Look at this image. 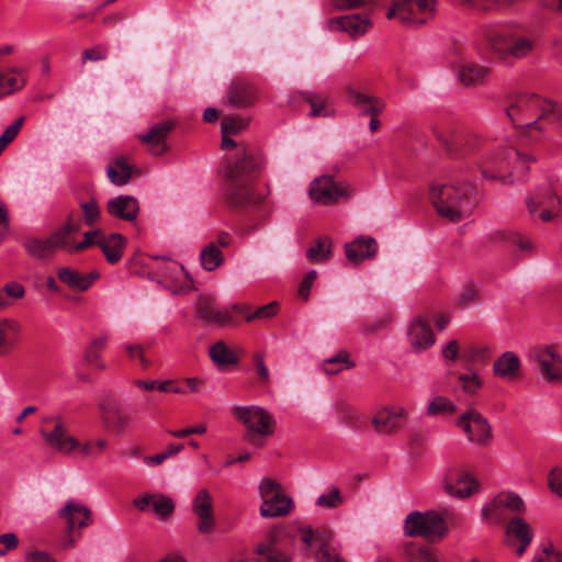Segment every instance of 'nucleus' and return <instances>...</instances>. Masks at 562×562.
Instances as JSON below:
<instances>
[{
  "mask_svg": "<svg viewBox=\"0 0 562 562\" xmlns=\"http://www.w3.org/2000/svg\"><path fill=\"white\" fill-rule=\"evenodd\" d=\"M263 159L260 154L246 145L238 147L234 156L227 157L224 176L227 181L226 200L234 209L258 205L262 198L254 189Z\"/></svg>",
  "mask_w": 562,
  "mask_h": 562,
  "instance_id": "obj_1",
  "label": "nucleus"
},
{
  "mask_svg": "<svg viewBox=\"0 0 562 562\" xmlns=\"http://www.w3.org/2000/svg\"><path fill=\"white\" fill-rule=\"evenodd\" d=\"M505 112L517 130L541 131L544 124L562 122V105L558 106L536 93L518 92L509 95Z\"/></svg>",
  "mask_w": 562,
  "mask_h": 562,
  "instance_id": "obj_2",
  "label": "nucleus"
},
{
  "mask_svg": "<svg viewBox=\"0 0 562 562\" xmlns=\"http://www.w3.org/2000/svg\"><path fill=\"white\" fill-rule=\"evenodd\" d=\"M530 161H535V158L521 154L515 147L498 146L487 150L480 162V168L485 179L509 184L526 177Z\"/></svg>",
  "mask_w": 562,
  "mask_h": 562,
  "instance_id": "obj_3",
  "label": "nucleus"
},
{
  "mask_svg": "<svg viewBox=\"0 0 562 562\" xmlns=\"http://www.w3.org/2000/svg\"><path fill=\"white\" fill-rule=\"evenodd\" d=\"M430 199L440 216L460 222L474 209V187L470 183L432 186Z\"/></svg>",
  "mask_w": 562,
  "mask_h": 562,
  "instance_id": "obj_4",
  "label": "nucleus"
},
{
  "mask_svg": "<svg viewBox=\"0 0 562 562\" xmlns=\"http://www.w3.org/2000/svg\"><path fill=\"white\" fill-rule=\"evenodd\" d=\"M486 42L501 59H516L528 56L536 47L533 36L521 35L506 30L490 29L485 33Z\"/></svg>",
  "mask_w": 562,
  "mask_h": 562,
  "instance_id": "obj_5",
  "label": "nucleus"
},
{
  "mask_svg": "<svg viewBox=\"0 0 562 562\" xmlns=\"http://www.w3.org/2000/svg\"><path fill=\"white\" fill-rule=\"evenodd\" d=\"M234 417L247 428L246 440L257 447L263 445V437L274 432L272 415L260 406H238L233 411Z\"/></svg>",
  "mask_w": 562,
  "mask_h": 562,
  "instance_id": "obj_6",
  "label": "nucleus"
},
{
  "mask_svg": "<svg viewBox=\"0 0 562 562\" xmlns=\"http://www.w3.org/2000/svg\"><path fill=\"white\" fill-rule=\"evenodd\" d=\"M294 535L284 525L272 527L265 539L255 549L261 562H291L290 549L294 542Z\"/></svg>",
  "mask_w": 562,
  "mask_h": 562,
  "instance_id": "obj_7",
  "label": "nucleus"
},
{
  "mask_svg": "<svg viewBox=\"0 0 562 562\" xmlns=\"http://www.w3.org/2000/svg\"><path fill=\"white\" fill-rule=\"evenodd\" d=\"M436 8V0H396L389 9L386 16L395 18L403 24L419 27L435 18Z\"/></svg>",
  "mask_w": 562,
  "mask_h": 562,
  "instance_id": "obj_8",
  "label": "nucleus"
},
{
  "mask_svg": "<svg viewBox=\"0 0 562 562\" xmlns=\"http://www.w3.org/2000/svg\"><path fill=\"white\" fill-rule=\"evenodd\" d=\"M447 532L446 519L437 512H413L406 516L405 533L409 537H423L428 541H440Z\"/></svg>",
  "mask_w": 562,
  "mask_h": 562,
  "instance_id": "obj_9",
  "label": "nucleus"
},
{
  "mask_svg": "<svg viewBox=\"0 0 562 562\" xmlns=\"http://www.w3.org/2000/svg\"><path fill=\"white\" fill-rule=\"evenodd\" d=\"M352 193L350 187L344 182H336L329 176H322L314 179L308 189L312 201L328 205L338 202L342 198H348Z\"/></svg>",
  "mask_w": 562,
  "mask_h": 562,
  "instance_id": "obj_10",
  "label": "nucleus"
},
{
  "mask_svg": "<svg viewBox=\"0 0 562 562\" xmlns=\"http://www.w3.org/2000/svg\"><path fill=\"white\" fill-rule=\"evenodd\" d=\"M458 426L465 432L469 441L488 446L492 441V427L487 419L474 408H469L458 419Z\"/></svg>",
  "mask_w": 562,
  "mask_h": 562,
  "instance_id": "obj_11",
  "label": "nucleus"
},
{
  "mask_svg": "<svg viewBox=\"0 0 562 562\" xmlns=\"http://www.w3.org/2000/svg\"><path fill=\"white\" fill-rule=\"evenodd\" d=\"M98 409L105 428H112L116 434L124 432L132 424V416L126 413L112 395H105L98 401Z\"/></svg>",
  "mask_w": 562,
  "mask_h": 562,
  "instance_id": "obj_12",
  "label": "nucleus"
},
{
  "mask_svg": "<svg viewBox=\"0 0 562 562\" xmlns=\"http://www.w3.org/2000/svg\"><path fill=\"white\" fill-rule=\"evenodd\" d=\"M195 318L204 325L223 327L233 325V315L229 310H221L216 300L211 295H200L194 303Z\"/></svg>",
  "mask_w": 562,
  "mask_h": 562,
  "instance_id": "obj_13",
  "label": "nucleus"
},
{
  "mask_svg": "<svg viewBox=\"0 0 562 562\" xmlns=\"http://www.w3.org/2000/svg\"><path fill=\"white\" fill-rule=\"evenodd\" d=\"M59 516L67 521V535L64 538V547H72L80 533L75 535V528L87 527L90 521L91 512L87 506H83L72 499L68 501L64 508L59 510Z\"/></svg>",
  "mask_w": 562,
  "mask_h": 562,
  "instance_id": "obj_14",
  "label": "nucleus"
},
{
  "mask_svg": "<svg viewBox=\"0 0 562 562\" xmlns=\"http://www.w3.org/2000/svg\"><path fill=\"white\" fill-rule=\"evenodd\" d=\"M328 29L348 34L351 38L363 36L373 25L368 12L331 18L327 21Z\"/></svg>",
  "mask_w": 562,
  "mask_h": 562,
  "instance_id": "obj_15",
  "label": "nucleus"
},
{
  "mask_svg": "<svg viewBox=\"0 0 562 562\" xmlns=\"http://www.w3.org/2000/svg\"><path fill=\"white\" fill-rule=\"evenodd\" d=\"M531 357L539 364L540 373L547 381H562V358L552 347L535 348Z\"/></svg>",
  "mask_w": 562,
  "mask_h": 562,
  "instance_id": "obj_16",
  "label": "nucleus"
},
{
  "mask_svg": "<svg viewBox=\"0 0 562 562\" xmlns=\"http://www.w3.org/2000/svg\"><path fill=\"white\" fill-rule=\"evenodd\" d=\"M526 203L531 215L536 214L538 209H542L539 213V217L543 222H549L553 218L554 211L560 204V198L550 186H547L530 194Z\"/></svg>",
  "mask_w": 562,
  "mask_h": 562,
  "instance_id": "obj_17",
  "label": "nucleus"
},
{
  "mask_svg": "<svg viewBox=\"0 0 562 562\" xmlns=\"http://www.w3.org/2000/svg\"><path fill=\"white\" fill-rule=\"evenodd\" d=\"M407 411L403 406H384L372 417V426L381 435H392L403 426Z\"/></svg>",
  "mask_w": 562,
  "mask_h": 562,
  "instance_id": "obj_18",
  "label": "nucleus"
},
{
  "mask_svg": "<svg viewBox=\"0 0 562 562\" xmlns=\"http://www.w3.org/2000/svg\"><path fill=\"white\" fill-rule=\"evenodd\" d=\"M40 435L48 447L65 454H69L80 447V442L75 437L67 435L64 419H58L52 431L41 427Z\"/></svg>",
  "mask_w": 562,
  "mask_h": 562,
  "instance_id": "obj_19",
  "label": "nucleus"
},
{
  "mask_svg": "<svg viewBox=\"0 0 562 562\" xmlns=\"http://www.w3.org/2000/svg\"><path fill=\"white\" fill-rule=\"evenodd\" d=\"M299 531L301 533V541L305 544L306 549L319 547L317 559L321 562H346L338 553L328 547V538L324 532L311 527L300 528Z\"/></svg>",
  "mask_w": 562,
  "mask_h": 562,
  "instance_id": "obj_20",
  "label": "nucleus"
},
{
  "mask_svg": "<svg viewBox=\"0 0 562 562\" xmlns=\"http://www.w3.org/2000/svg\"><path fill=\"white\" fill-rule=\"evenodd\" d=\"M192 512L199 518L198 530L203 535L212 532L215 526V517L212 496L207 490L198 492L192 503Z\"/></svg>",
  "mask_w": 562,
  "mask_h": 562,
  "instance_id": "obj_21",
  "label": "nucleus"
},
{
  "mask_svg": "<svg viewBox=\"0 0 562 562\" xmlns=\"http://www.w3.org/2000/svg\"><path fill=\"white\" fill-rule=\"evenodd\" d=\"M345 95L348 103L366 115H379L385 109V102L382 99L369 95L353 86L345 88Z\"/></svg>",
  "mask_w": 562,
  "mask_h": 562,
  "instance_id": "obj_22",
  "label": "nucleus"
},
{
  "mask_svg": "<svg viewBox=\"0 0 562 562\" xmlns=\"http://www.w3.org/2000/svg\"><path fill=\"white\" fill-rule=\"evenodd\" d=\"M227 100L234 108L250 106L257 100V88L245 78H236L228 88Z\"/></svg>",
  "mask_w": 562,
  "mask_h": 562,
  "instance_id": "obj_23",
  "label": "nucleus"
},
{
  "mask_svg": "<svg viewBox=\"0 0 562 562\" xmlns=\"http://www.w3.org/2000/svg\"><path fill=\"white\" fill-rule=\"evenodd\" d=\"M134 505L140 512H145L151 506L153 512L156 516L165 520L170 517L175 512V503L171 497L165 494H144L134 499Z\"/></svg>",
  "mask_w": 562,
  "mask_h": 562,
  "instance_id": "obj_24",
  "label": "nucleus"
},
{
  "mask_svg": "<svg viewBox=\"0 0 562 562\" xmlns=\"http://www.w3.org/2000/svg\"><path fill=\"white\" fill-rule=\"evenodd\" d=\"M175 127L173 122L162 121L150 127L146 134L138 136L139 140L149 146V151L155 156H160L167 151L166 138Z\"/></svg>",
  "mask_w": 562,
  "mask_h": 562,
  "instance_id": "obj_25",
  "label": "nucleus"
},
{
  "mask_svg": "<svg viewBox=\"0 0 562 562\" xmlns=\"http://www.w3.org/2000/svg\"><path fill=\"white\" fill-rule=\"evenodd\" d=\"M105 210L112 217L134 222L139 213V203L132 195H117L106 202Z\"/></svg>",
  "mask_w": 562,
  "mask_h": 562,
  "instance_id": "obj_26",
  "label": "nucleus"
},
{
  "mask_svg": "<svg viewBox=\"0 0 562 562\" xmlns=\"http://www.w3.org/2000/svg\"><path fill=\"white\" fill-rule=\"evenodd\" d=\"M80 222L76 218V213L70 212L67 215L66 222L49 238L56 250L64 249L68 252H75L72 246H76L74 235L80 231Z\"/></svg>",
  "mask_w": 562,
  "mask_h": 562,
  "instance_id": "obj_27",
  "label": "nucleus"
},
{
  "mask_svg": "<svg viewBox=\"0 0 562 562\" xmlns=\"http://www.w3.org/2000/svg\"><path fill=\"white\" fill-rule=\"evenodd\" d=\"M378 243L373 237L360 236L345 245L346 258L353 265H359L366 259L376 256Z\"/></svg>",
  "mask_w": 562,
  "mask_h": 562,
  "instance_id": "obj_28",
  "label": "nucleus"
},
{
  "mask_svg": "<svg viewBox=\"0 0 562 562\" xmlns=\"http://www.w3.org/2000/svg\"><path fill=\"white\" fill-rule=\"evenodd\" d=\"M443 490L447 494L463 498L473 494L477 488V482L468 474L450 471L443 480Z\"/></svg>",
  "mask_w": 562,
  "mask_h": 562,
  "instance_id": "obj_29",
  "label": "nucleus"
},
{
  "mask_svg": "<svg viewBox=\"0 0 562 562\" xmlns=\"http://www.w3.org/2000/svg\"><path fill=\"white\" fill-rule=\"evenodd\" d=\"M57 277L69 289L83 292L90 289L94 281L99 279V273L97 271L81 273L74 268L61 267L57 270Z\"/></svg>",
  "mask_w": 562,
  "mask_h": 562,
  "instance_id": "obj_30",
  "label": "nucleus"
},
{
  "mask_svg": "<svg viewBox=\"0 0 562 562\" xmlns=\"http://www.w3.org/2000/svg\"><path fill=\"white\" fill-rule=\"evenodd\" d=\"M408 339L415 351L425 350L435 344V335L427 321L418 317L411 324Z\"/></svg>",
  "mask_w": 562,
  "mask_h": 562,
  "instance_id": "obj_31",
  "label": "nucleus"
},
{
  "mask_svg": "<svg viewBox=\"0 0 562 562\" xmlns=\"http://www.w3.org/2000/svg\"><path fill=\"white\" fill-rule=\"evenodd\" d=\"M506 536L512 544L515 540L519 542L516 550L518 557L522 555L532 540L530 525L521 517H515L509 520L506 527Z\"/></svg>",
  "mask_w": 562,
  "mask_h": 562,
  "instance_id": "obj_32",
  "label": "nucleus"
},
{
  "mask_svg": "<svg viewBox=\"0 0 562 562\" xmlns=\"http://www.w3.org/2000/svg\"><path fill=\"white\" fill-rule=\"evenodd\" d=\"M293 508V499L281 491L262 502L260 515L265 518L284 517L288 516Z\"/></svg>",
  "mask_w": 562,
  "mask_h": 562,
  "instance_id": "obj_33",
  "label": "nucleus"
},
{
  "mask_svg": "<svg viewBox=\"0 0 562 562\" xmlns=\"http://www.w3.org/2000/svg\"><path fill=\"white\" fill-rule=\"evenodd\" d=\"M22 325L12 318L0 319V356H7L18 345Z\"/></svg>",
  "mask_w": 562,
  "mask_h": 562,
  "instance_id": "obj_34",
  "label": "nucleus"
},
{
  "mask_svg": "<svg viewBox=\"0 0 562 562\" xmlns=\"http://www.w3.org/2000/svg\"><path fill=\"white\" fill-rule=\"evenodd\" d=\"M495 376L505 380H515L520 374V360L513 351H505L493 364Z\"/></svg>",
  "mask_w": 562,
  "mask_h": 562,
  "instance_id": "obj_35",
  "label": "nucleus"
},
{
  "mask_svg": "<svg viewBox=\"0 0 562 562\" xmlns=\"http://www.w3.org/2000/svg\"><path fill=\"white\" fill-rule=\"evenodd\" d=\"M125 245V237L119 233L101 236V238L98 239V246L104 254L106 261L112 265L121 260Z\"/></svg>",
  "mask_w": 562,
  "mask_h": 562,
  "instance_id": "obj_36",
  "label": "nucleus"
},
{
  "mask_svg": "<svg viewBox=\"0 0 562 562\" xmlns=\"http://www.w3.org/2000/svg\"><path fill=\"white\" fill-rule=\"evenodd\" d=\"M25 85L26 78L23 68H8L0 74V99L23 89Z\"/></svg>",
  "mask_w": 562,
  "mask_h": 562,
  "instance_id": "obj_37",
  "label": "nucleus"
},
{
  "mask_svg": "<svg viewBox=\"0 0 562 562\" xmlns=\"http://www.w3.org/2000/svg\"><path fill=\"white\" fill-rule=\"evenodd\" d=\"M108 339V334L91 339L83 352V359L88 366L97 370H104L106 368L101 353L106 347Z\"/></svg>",
  "mask_w": 562,
  "mask_h": 562,
  "instance_id": "obj_38",
  "label": "nucleus"
},
{
  "mask_svg": "<svg viewBox=\"0 0 562 562\" xmlns=\"http://www.w3.org/2000/svg\"><path fill=\"white\" fill-rule=\"evenodd\" d=\"M488 72V68L484 66L473 61H462L459 67L458 77L465 86H476L484 82Z\"/></svg>",
  "mask_w": 562,
  "mask_h": 562,
  "instance_id": "obj_39",
  "label": "nucleus"
},
{
  "mask_svg": "<svg viewBox=\"0 0 562 562\" xmlns=\"http://www.w3.org/2000/svg\"><path fill=\"white\" fill-rule=\"evenodd\" d=\"M436 137L453 158H461L470 153V149L463 146L462 137L456 132L436 131Z\"/></svg>",
  "mask_w": 562,
  "mask_h": 562,
  "instance_id": "obj_40",
  "label": "nucleus"
},
{
  "mask_svg": "<svg viewBox=\"0 0 562 562\" xmlns=\"http://www.w3.org/2000/svg\"><path fill=\"white\" fill-rule=\"evenodd\" d=\"M132 172L133 167L128 164L126 156L116 158L106 168V173L110 181L116 186L126 184L132 177Z\"/></svg>",
  "mask_w": 562,
  "mask_h": 562,
  "instance_id": "obj_41",
  "label": "nucleus"
},
{
  "mask_svg": "<svg viewBox=\"0 0 562 562\" xmlns=\"http://www.w3.org/2000/svg\"><path fill=\"white\" fill-rule=\"evenodd\" d=\"M404 557L407 562H439L436 550L414 542L405 544Z\"/></svg>",
  "mask_w": 562,
  "mask_h": 562,
  "instance_id": "obj_42",
  "label": "nucleus"
},
{
  "mask_svg": "<svg viewBox=\"0 0 562 562\" xmlns=\"http://www.w3.org/2000/svg\"><path fill=\"white\" fill-rule=\"evenodd\" d=\"M209 355L217 367L236 364L238 362V357L222 340L215 342L213 346L210 347Z\"/></svg>",
  "mask_w": 562,
  "mask_h": 562,
  "instance_id": "obj_43",
  "label": "nucleus"
},
{
  "mask_svg": "<svg viewBox=\"0 0 562 562\" xmlns=\"http://www.w3.org/2000/svg\"><path fill=\"white\" fill-rule=\"evenodd\" d=\"M167 270L172 274L171 280L175 282L171 291L173 293H186L192 289V280L189 278L184 267L178 262H169Z\"/></svg>",
  "mask_w": 562,
  "mask_h": 562,
  "instance_id": "obj_44",
  "label": "nucleus"
},
{
  "mask_svg": "<svg viewBox=\"0 0 562 562\" xmlns=\"http://www.w3.org/2000/svg\"><path fill=\"white\" fill-rule=\"evenodd\" d=\"M493 501L496 505L502 506L507 512L515 514H522L526 510V506L521 497L514 492H501Z\"/></svg>",
  "mask_w": 562,
  "mask_h": 562,
  "instance_id": "obj_45",
  "label": "nucleus"
},
{
  "mask_svg": "<svg viewBox=\"0 0 562 562\" xmlns=\"http://www.w3.org/2000/svg\"><path fill=\"white\" fill-rule=\"evenodd\" d=\"M200 259L205 270L213 271L223 263L224 256L214 243H210L201 250Z\"/></svg>",
  "mask_w": 562,
  "mask_h": 562,
  "instance_id": "obj_46",
  "label": "nucleus"
},
{
  "mask_svg": "<svg viewBox=\"0 0 562 562\" xmlns=\"http://www.w3.org/2000/svg\"><path fill=\"white\" fill-rule=\"evenodd\" d=\"M25 248L30 255L37 259L48 258L56 251L49 237L46 239L31 238L25 241Z\"/></svg>",
  "mask_w": 562,
  "mask_h": 562,
  "instance_id": "obj_47",
  "label": "nucleus"
},
{
  "mask_svg": "<svg viewBox=\"0 0 562 562\" xmlns=\"http://www.w3.org/2000/svg\"><path fill=\"white\" fill-rule=\"evenodd\" d=\"M303 100L311 105L310 117L330 116L331 111L328 108V101L318 93L304 92Z\"/></svg>",
  "mask_w": 562,
  "mask_h": 562,
  "instance_id": "obj_48",
  "label": "nucleus"
},
{
  "mask_svg": "<svg viewBox=\"0 0 562 562\" xmlns=\"http://www.w3.org/2000/svg\"><path fill=\"white\" fill-rule=\"evenodd\" d=\"M323 367L327 374H336L345 368H353L355 363L349 359L348 352L340 351L336 356L325 360Z\"/></svg>",
  "mask_w": 562,
  "mask_h": 562,
  "instance_id": "obj_49",
  "label": "nucleus"
},
{
  "mask_svg": "<svg viewBox=\"0 0 562 562\" xmlns=\"http://www.w3.org/2000/svg\"><path fill=\"white\" fill-rule=\"evenodd\" d=\"M331 243L329 238H319L315 245L307 249L306 256L313 262L326 261L331 254Z\"/></svg>",
  "mask_w": 562,
  "mask_h": 562,
  "instance_id": "obj_50",
  "label": "nucleus"
},
{
  "mask_svg": "<svg viewBox=\"0 0 562 562\" xmlns=\"http://www.w3.org/2000/svg\"><path fill=\"white\" fill-rule=\"evenodd\" d=\"M481 516L483 521L496 524H502L508 518L507 512L502 506L496 505L493 499L482 508Z\"/></svg>",
  "mask_w": 562,
  "mask_h": 562,
  "instance_id": "obj_51",
  "label": "nucleus"
},
{
  "mask_svg": "<svg viewBox=\"0 0 562 562\" xmlns=\"http://www.w3.org/2000/svg\"><path fill=\"white\" fill-rule=\"evenodd\" d=\"M109 441L105 438H99L95 441H88L77 449L79 453L87 458H97L101 456L108 448Z\"/></svg>",
  "mask_w": 562,
  "mask_h": 562,
  "instance_id": "obj_52",
  "label": "nucleus"
},
{
  "mask_svg": "<svg viewBox=\"0 0 562 562\" xmlns=\"http://www.w3.org/2000/svg\"><path fill=\"white\" fill-rule=\"evenodd\" d=\"M124 350L131 361L137 360L142 369L147 370L151 367V361L145 355V347L140 344H127Z\"/></svg>",
  "mask_w": 562,
  "mask_h": 562,
  "instance_id": "obj_53",
  "label": "nucleus"
},
{
  "mask_svg": "<svg viewBox=\"0 0 562 562\" xmlns=\"http://www.w3.org/2000/svg\"><path fill=\"white\" fill-rule=\"evenodd\" d=\"M453 412H456L454 404L443 396H436L427 406V415L429 416Z\"/></svg>",
  "mask_w": 562,
  "mask_h": 562,
  "instance_id": "obj_54",
  "label": "nucleus"
},
{
  "mask_svg": "<svg viewBox=\"0 0 562 562\" xmlns=\"http://www.w3.org/2000/svg\"><path fill=\"white\" fill-rule=\"evenodd\" d=\"M342 503L344 498L337 487H330L327 493L319 495L316 499V505L324 508H337Z\"/></svg>",
  "mask_w": 562,
  "mask_h": 562,
  "instance_id": "obj_55",
  "label": "nucleus"
},
{
  "mask_svg": "<svg viewBox=\"0 0 562 562\" xmlns=\"http://www.w3.org/2000/svg\"><path fill=\"white\" fill-rule=\"evenodd\" d=\"M80 207L82 211L83 222L87 225L92 226L99 221L100 207L93 199L88 202L80 203Z\"/></svg>",
  "mask_w": 562,
  "mask_h": 562,
  "instance_id": "obj_56",
  "label": "nucleus"
},
{
  "mask_svg": "<svg viewBox=\"0 0 562 562\" xmlns=\"http://www.w3.org/2000/svg\"><path fill=\"white\" fill-rule=\"evenodd\" d=\"M532 562H562V552L548 544L535 554Z\"/></svg>",
  "mask_w": 562,
  "mask_h": 562,
  "instance_id": "obj_57",
  "label": "nucleus"
},
{
  "mask_svg": "<svg viewBox=\"0 0 562 562\" xmlns=\"http://www.w3.org/2000/svg\"><path fill=\"white\" fill-rule=\"evenodd\" d=\"M247 126V121L239 116H226L222 120V134L235 135Z\"/></svg>",
  "mask_w": 562,
  "mask_h": 562,
  "instance_id": "obj_58",
  "label": "nucleus"
},
{
  "mask_svg": "<svg viewBox=\"0 0 562 562\" xmlns=\"http://www.w3.org/2000/svg\"><path fill=\"white\" fill-rule=\"evenodd\" d=\"M109 48L105 45H95L82 52L81 64L87 61H101L108 57Z\"/></svg>",
  "mask_w": 562,
  "mask_h": 562,
  "instance_id": "obj_59",
  "label": "nucleus"
},
{
  "mask_svg": "<svg viewBox=\"0 0 562 562\" xmlns=\"http://www.w3.org/2000/svg\"><path fill=\"white\" fill-rule=\"evenodd\" d=\"M279 305L277 302H270L263 306L258 307L252 313H247L246 321L251 322L255 319H265L273 317L278 312Z\"/></svg>",
  "mask_w": 562,
  "mask_h": 562,
  "instance_id": "obj_60",
  "label": "nucleus"
},
{
  "mask_svg": "<svg viewBox=\"0 0 562 562\" xmlns=\"http://www.w3.org/2000/svg\"><path fill=\"white\" fill-rule=\"evenodd\" d=\"M459 381L461 382L464 392L470 394H475L482 385V381L475 372L461 374L459 376Z\"/></svg>",
  "mask_w": 562,
  "mask_h": 562,
  "instance_id": "obj_61",
  "label": "nucleus"
},
{
  "mask_svg": "<svg viewBox=\"0 0 562 562\" xmlns=\"http://www.w3.org/2000/svg\"><path fill=\"white\" fill-rule=\"evenodd\" d=\"M101 236H103L101 229L86 232L83 234V240L76 243V246H72V249H75V252H79L92 245H98V239L101 238Z\"/></svg>",
  "mask_w": 562,
  "mask_h": 562,
  "instance_id": "obj_62",
  "label": "nucleus"
},
{
  "mask_svg": "<svg viewBox=\"0 0 562 562\" xmlns=\"http://www.w3.org/2000/svg\"><path fill=\"white\" fill-rule=\"evenodd\" d=\"M281 491V485L271 479H263L259 484V494L262 498V502L271 497L274 493H279Z\"/></svg>",
  "mask_w": 562,
  "mask_h": 562,
  "instance_id": "obj_63",
  "label": "nucleus"
},
{
  "mask_svg": "<svg viewBox=\"0 0 562 562\" xmlns=\"http://www.w3.org/2000/svg\"><path fill=\"white\" fill-rule=\"evenodd\" d=\"M549 487L550 490L562 497V470L553 469L549 474Z\"/></svg>",
  "mask_w": 562,
  "mask_h": 562,
  "instance_id": "obj_64",
  "label": "nucleus"
}]
</instances>
